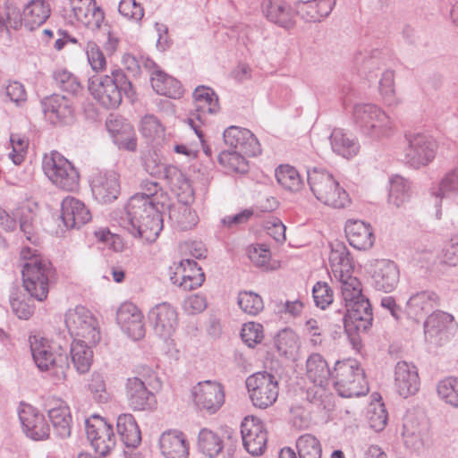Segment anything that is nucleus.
Listing matches in <instances>:
<instances>
[{"instance_id":"obj_1","label":"nucleus","mask_w":458,"mask_h":458,"mask_svg":"<svg viewBox=\"0 0 458 458\" xmlns=\"http://www.w3.org/2000/svg\"><path fill=\"white\" fill-rule=\"evenodd\" d=\"M163 203H152L143 197L132 196L126 207L122 226L132 236L146 242H154L163 229Z\"/></svg>"},{"instance_id":"obj_2","label":"nucleus","mask_w":458,"mask_h":458,"mask_svg":"<svg viewBox=\"0 0 458 458\" xmlns=\"http://www.w3.org/2000/svg\"><path fill=\"white\" fill-rule=\"evenodd\" d=\"M89 90L93 98L106 108L118 107L123 95L130 99L135 96L131 81L121 69L112 70L110 75L94 76L90 79Z\"/></svg>"},{"instance_id":"obj_3","label":"nucleus","mask_w":458,"mask_h":458,"mask_svg":"<svg viewBox=\"0 0 458 458\" xmlns=\"http://www.w3.org/2000/svg\"><path fill=\"white\" fill-rule=\"evenodd\" d=\"M162 383L157 373L148 366L138 368L137 376L129 377L125 383V395L133 411H150L155 408L154 391L161 388Z\"/></svg>"},{"instance_id":"obj_4","label":"nucleus","mask_w":458,"mask_h":458,"mask_svg":"<svg viewBox=\"0 0 458 458\" xmlns=\"http://www.w3.org/2000/svg\"><path fill=\"white\" fill-rule=\"evenodd\" d=\"M332 381L338 394L344 398L365 395L369 392L364 371L354 359L337 360L334 367Z\"/></svg>"},{"instance_id":"obj_5","label":"nucleus","mask_w":458,"mask_h":458,"mask_svg":"<svg viewBox=\"0 0 458 458\" xmlns=\"http://www.w3.org/2000/svg\"><path fill=\"white\" fill-rule=\"evenodd\" d=\"M21 274L28 293L38 301L46 300L55 275L52 263L46 258H33L23 264Z\"/></svg>"},{"instance_id":"obj_6","label":"nucleus","mask_w":458,"mask_h":458,"mask_svg":"<svg viewBox=\"0 0 458 458\" xmlns=\"http://www.w3.org/2000/svg\"><path fill=\"white\" fill-rule=\"evenodd\" d=\"M30 344L33 360L40 370L54 369L59 377L66 378L65 369L70 367L66 348L61 345L56 348L49 344L47 340L38 339L36 335L30 337Z\"/></svg>"},{"instance_id":"obj_7","label":"nucleus","mask_w":458,"mask_h":458,"mask_svg":"<svg viewBox=\"0 0 458 458\" xmlns=\"http://www.w3.org/2000/svg\"><path fill=\"white\" fill-rule=\"evenodd\" d=\"M352 115L363 133L371 138L388 137L392 133V121L389 116L373 104L355 105Z\"/></svg>"},{"instance_id":"obj_8","label":"nucleus","mask_w":458,"mask_h":458,"mask_svg":"<svg viewBox=\"0 0 458 458\" xmlns=\"http://www.w3.org/2000/svg\"><path fill=\"white\" fill-rule=\"evenodd\" d=\"M403 148V162L413 169H420L430 164L437 154V141L424 133L405 134Z\"/></svg>"},{"instance_id":"obj_9","label":"nucleus","mask_w":458,"mask_h":458,"mask_svg":"<svg viewBox=\"0 0 458 458\" xmlns=\"http://www.w3.org/2000/svg\"><path fill=\"white\" fill-rule=\"evenodd\" d=\"M349 336L366 333L372 326V307L368 298L344 304V309L336 311ZM356 338L353 336L352 341Z\"/></svg>"},{"instance_id":"obj_10","label":"nucleus","mask_w":458,"mask_h":458,"mask_svg":"<svg viewBox=\"0 0 458 458\" xmlns=\"http://www.w3.org/2000/svg\"><path fill=\"white\" fill-rule=\"evenodd\" d=\"M246 387L255 407L266 409L277 400L278 380L271 373L259 371L249 376L246 379Z\"/></svg>"},{"instance_id":"obj_11","label":"nucleus","mask_w":458,"mask_h":458,"mask_svg":"<svg viewBox=\"0 0 458 458\" xmlns=\"http://www.w3.org/2000/svg\"><path fill=\"white\" fill-rule=\"evenodd\" d=\"M64 322L72 336L85 340L89 344L99 342L100 332L97 320L85 307L77 306L73 310H69L65 314Z\"/></svg>"},{"instance_id":"obj_12","label":"nucleus","mask_w":458,"mask_h":458,"mask_svg":"<svg viewBox=\"0 0 458 458\" xmlns=\"http://www.w3.org/2000/svg\"><path fill=\"white\" fill-rule=\"evenodd\" d=\"M85 429L88 440L95 452L106 456L115 445L113 427L104 418L93 414L85 420Z\"/></svg>"},{"instance_id":"obj_13","label":"nucleus","mask_w":458,"mask_h":458,"mask_svg":"<svg viewBox=\"0 0 458 458\" xmlns=\"http://www.w3.org/2000/svg\"><path fill=\"white\" fill-rule=\"evenodd\" d=\"M191 393L198 409L208 414H215L225 403L224 386L216 381L199 382Z\"/></svg>"},{"instance_id":"obj_14","label":"nucleus","mask_w":458,"mask_h":458,"mask_svg":"<svg viewBox=\"0 0 458 458\" xmlns=\"http://www.w3.org/2000/svg\"><path fill=\"white\" fill-rule=\"evenodd\" d=\"M241 433L248 453L252 455L263 454L267 447V434L259 419L246 417L242 422Z\"/></svg>"},{"instance_id":"obj_15","label":"nucleus","mask_w":458,"mask_h":458,"mask_svg":"<svg viewBox=\"0 0 458 458\" xmlns=\"http://www.w3.org/2000/svg\"><path fill=\"white\" fill-rule=\"evenodd\" d=\"M19 419L25 435L32 440L41 441L48 438L50 428L45 417L31 405H22Z\"/></svg>"},{"instance_id":"obj_16","label":"nucleus","mask_w":458,"mask_h":458,"mask_svg":"<svg viewBox=\"0 0 458 458\" xmlns=\"http://www.w3.org/2000/svg\"><path fill=\"white\" fill-rule=\"evenodd\" d=\"M117 324L132 340H140L145 335L143 315L131 302L123 303L116 313Z\"/></svg>"},{"instance_id":"obj_17","label":"nucleus","mask_w":458,"mask_h":458,"mask_svg":"<svg viewBox=\"0 0 458 458\" xmlns=\"http://www.w3.org/2000/svg\"><path fill=\"white\" fill-rule=\"evenodd\" d=\"M223 137L229 150L242 151L248 157H255L260 153L258 140L248 129L230 126L224 131Z\"/></svg>"},{"instance_id":"obj_18","label":"nucleus","mask_w":458,"mask_h":458,"mask_svg":"<svg viewBox=\"0 0 458 458\" xmlns=\"http://www.w3.org/2000/svg\"><path fill=\"white\" fill-rule=\"evenodd\" d=\"M154 330L160 337L167 338L174 332L178 324L175 309L167 302H162L152 308L148 313Z\"/></svg>"},{"instance_id":"obj_19","label":"nucleus","mask_w":458,"mask_h":458,"mask_svg":"<svg viewBox=\"0 0 458 458\" xmlns=\"http://www.w3.org/2000/svg\"><path fill=\"white\" fill-rule=\"evenodd\" d=\"M91 190L95 199L101 203H110L120 193L119 175L114 171L99 173L91 182Z\"/></svg>"},{"instance_id":"obj_20","label":"nucleus","mask_w":458,"mask_h":458,"mask_svg":"<svg viewBox=\"0 0 458 458\" xmlns=\"http://www.w3.org/2000/svg\"><path fill=\"white\" fill-rule=\"evenodd\" d=\"M261 10L268 21L281 28H293L294 13L284 0H263Z\"/></svg>"},{"instance_id":"obj_21","label":"nucleus","mask_w":458,"mask_h":458,"mask_svg":"<svg viewBox=\"0 0 458 458\" xmlns=\"http://www.w3.org/2000/svg\"><path fill=\"white\" fill-rule=\"evenodd\" d=\"M61 218L68 229L80 228L91 219L89 210L83 202L66 197L61 204Z\"/></svg>"},{"instance_id":"obj_22","label":"nucleus","mask_w":458,"mask_h":458,"mask_svg":"<svg viewBox=\"0 0 458 458\" xmlns=\"http://www.w3.org/2000/svg\"><path fill=\"white\" fill-rule=\"evenodd\" d=\"M336 0H297L295 13L309 22H318L333 11Z\"/></svg>"},{"instance_id":"obj_23","label":"nucleus","mask_w":458,"mask_h":458,"mask_svg":"<svg viewBox=\"0 0 458 458\" xmlns=\"http://www.w3.org/2000/svg\"><path fill=\"white\" fill-rule=\"evenodd\" d=\"M400 273L396 265L386 259L376 260L372 280L377 290L391 292L399 283Z\"/></svg>"},{"instance_id":"obj_24","label":"nucleus","mask_w":458,"mask_h":458,"mask_svg":"<svg viewBox=\"0 0 458 458\" xmlns=\"http://www.w3.org/2000/svg\"><path fill=\"white\" fill-rule=\"evenodd\" d=\"M44 114L52 123H67L72 118V102L64 96L53 94L41 100Z\"/></svg>"},{"instance_id":"obj_25","label":"nucleus","mask_w":458,"mask_h":458,"mask_svg":"<svg viewBox=\"0 0 458 458\" xmlns=\"http://www.w3.org/2000/svg\"><path fill=\"white\" fill-rule=\"evenodd\" d=\"M351 246L360 250L370 249L375 242L371 226L360 220L348 221L344 227Z\"/></svg>"},{"instance_id":"obj_26","label":"nucleus","mask_w":458,"mask_h":458,"mask_svg":"<svg viewBox=\"0 0 458 458\" xmlns=\"http://www.w3.org/2000/svg\"><path fill=\"white\" fill-rule=\"evenodd\" d=\"M163 176L181 202L189 204L193 200V190L190 181L178 167L174 165L165 166Z\"/></svg>"},{"instance_id":"obj_27","label":"nucleus","mask_w":458,"mask_h":458,"mask_svg":"<svg viewBox=\"0 0 458 458\" xmlns=\"http://www.w3.org/2000/svg\"><path fill=\"white\" fill-rule=\"evenodd\" d=\"M454 317L444 311H435L424 321L426 341L440 344L443 335L453 323Z\"/></svg>"},{"instance_id":"obj_28","label":"nucleus","mask_w":458,"mask_h":458,"mask_svg":"<svg viewBox=\"0 0 458 458\" xmlns=\"http://www.w3.org/2000/svg\"><path fill=\"white\" fill-rule=\"evenodd\" d=\"M47 413L56 437H69L72 422L69 406L64 401L55 400V405L48 409Z\"/></svg>"},{"instance_id":"obj_29","label":"nucleus","mask_w":458,"mask_h":458,"mask_svg":"<svg viewBox=\"0 0 458 458\" xmlns=\"http://www.w3.org/2000/svg\"><path fill=\"white\" fill-rule=\"evenodd\" d=\"M160 449L165 458H187L189 446L183 433L177 430L164 432L159 440Z\"/></svg>"},{"instance_id":"obj_30","label":"nucleus","mask_w":458,"mask_h":458,"mask_svg":"<svg viewBox=\"0 0 458 458\" xmlns=\"http://www.w3.org/2000/svg\"><path fill=\"white\" fill-rule=\"evenodd\" d=\"M307 181L310 191L318 200L327 198V193L339 183L329 172L318 167L307 171Z\"/></svg>"},{"instance_id":"obj_31","label":"nucleus","mask_w":458,"mask_h":458,"mask_svg":"<svg viewBox=\"0 0 458 458\" xmlns=\"http://www.w3.org/2000/svg\"><path fill=\"white\" fill-rule=\"evenodd\" d=\"M333 152L350 159L360 151V144L357 139L350 132L341 128H335L329 136Z\"/></svg>"},{"instance_id":"obj_32","label":"nucleus","mask_w":458,"mask_h":458,"mask_svg":"<svg viewBox=\"0 0 458 458\" xmlns=\"http://www.w3.org/2000/svg\"><path fill=\"white\" fill-rule=\"evenodd\" d=\"M308 378L321 388H326L332 380L333 371L328 368L326 360L318 353H312L306 361Z\"/></svg>"},{"instance_id":"obj_33","label":"nucleus","mask_w":458,"mask_h":458,"mask_svg":"<svg viewBox=\"0 0 458 458\" xmlns=\"http://www.w3.org/2000/svg\"><path fill=\"white\" fill-rule=\"evenodd\" d=\"M439 298L434 292L423 291L412 295L406 303V313L409 318L415 321L429 312L437 305Z\"/></svg>"},{"instance_id":"obj_34","label":"nucleus","mask_w":458,"mask_h":458,"mask_svg":"<svg viewBox=\"0 0 458 458\" xmlns=\"http://www.w3.org/2000/svg\"><path fill=\"white\" fill-rule=\"evenodd\" d=\"M51 8L45 0H31L23 8L24 27L29 30H34L43 25L49 18Z\"/></svg>"},{"instance_id":"obj_35","label":"nucleus","mask_w":458,"mask_h":458,"mask_svg":"<svg viewBox=\"0 0 458 458\" xmlns=\"http://www.w3.org/2000/svg\"><path fill=\"white\" fill-rule=\"evenodd\" d=\"M329 264L334 277L344 276V274L352 272L353 265L346 245L342 242L331 243Z\"/></svg>"},{"instance_id":"obj_36","label":"nucleus","mask_w":458,"mask_h":458,"mask_svg":"<svg viewBox=\"0 0 458 458\" xmlns=\"http://www.w3.org/2000/svg\"><path fill=\"white\" fill-rule=\"evenodd\" d=\"M151 85L157 94L170 98H180L183 95L181 82L160 70L151 73Z\"/></svg>"},{"instance_id":"obj_37","label":"nucleus","mask_w":458,"mask_h":458,"mask_svg":"<svg viewBox=\"0 0 458 458\" xmlns=\"http://www.w3.org/2000/svg\"><path fill=\"white\" fill-rule=\"evenodd\" d=\"M116 430L125 446L134 448L140 445L141 441L140 431L131 414L123 413L118 416Z\"/></svg>"},{"instance_id":"obj_38","label":"nucleus","mask_w":458,"mask_h":458,"mask_svg":"<svg viewBox=\"0 0 458 458\" xmlns=\"http://www.w3.org/2000/svg\"><path fill=\"white\" fill-rule=\"evenodd\" d=\"M425 416L421 411L416 410L414 412H408L405 416V422L403 424V437H405V445L408 447L418 449L422 445L420 437L421 424Z\"/></svg>"},{"instance_id":"obj_39","label":"nucleus","mask_w":458,"mask_h":458,"mask_svg":"<svg viewBox=\"0 0 458 458\" xmlns=\"http://www.w3.org/2000/svg\"><path fill=\"white\" fill-rule=\"evenodd\" d=\"M70 5L76 20L84 24H91L92 17L94 23L98 26L104 18L103 12L96 6L94 0H70Z\"/></svg>"},{"instance_id":"obj_40","label":"nucleus","mask_w":458,"mask_h":458,"mask_svg":"<svg viewBox=\"0 0 458 458\" xmlns=\"http://www.w3.org/2000/svg\"><path fill=\"white\" fill-rule=\"evenodd\" d=\"M449 193H458V167L448 172L441 180L438 188L431 190V198L437 208L436 217L441 218V203L442 199Z\"/></svg>"},{"instance_id":"obj_41","label":"nucleus","mask_w":458,"mask_h":458,"mask_svg":"<svg viewBox=\"0 0 458 458\" xmlns=\"http://www.w3.org/2000/svg\"><path fill=\"white\" fill-rule=\"evenodd\" d=\"M90 344L85 340L74 339L70 346L71 360L80 374L88 372L90 369L93 352Z\"/></svg>"},{"instance_id":"obj_42","label":"nucleus","mask_w":458,"mask_h":458,"mask_svg":"<svg viewBox=\"0 0 458 458\" xmlns=\"http://www.w3.org/2000/svg\"><path fill=\"white\" fill-rule=\"evenodd\" d=\"M196 111L199 114H216L219 111L218 97L215 91L205 86H199L193 92Z\"/></svg>"},{"instance_id":"obj_43","label":"nucleus","mask_w":458,"mask_h":458,"mask_svg":"<svg viewBox=\"0 0 458 458\" xmlns=\"http://www.w3.org/2000/svg\"><path fill=\"white\" fill-rule=\"evenodd\" d=\"M182 269L180 287L191 291L202 284L205 280L204 273L193 259H182L180 264Z\"/></svg>"},{"instance_id":"obj_44","label":"nucleus","mask_w":458,"mask_h":458,"mask_svg":"<svg viewBox=\"0 0 458 458\" xmlns=\"http://www.w3.org/2000/svg\"><path fill=\"white\" fill-rule=\"evenodd\" d=\"M335 278L340 283L341 293L344 304L367 298L362 294L360 280L352 276V272L344 274V276H336Z\"/></svg>"},{"instance_id":"obj_45","label":"nucleus","mask_w":458,"mask_h":458,"mask_svg":"<svg viewBox=\"0 0 458 458\" xmlns=\"http://www.w3.org/2000/svg\"><path fill=\"white\" fill-rule=\"evenodd\" d=\"M198 446L204 454L214 458L221 453L224 444L217 433L208 428H202L198 436Z\"/></svg>"},{"instance_id":"obj_46","label":"nucleus","mask_w":458,"mask_h":458,"mask_svg":"<svg viewBox=\"0 0 458 458\" xmlns=\"http://www.w3.org/2000/svg\"><path fill=\"white\" fill-rule=\"evenodd\" d=\"M275 175L277 182L289 191H299L303 186L299 172L292 165H279L276 169Z\"/></svg>"},{"instance_id":"obj_47","label":"nucleus","mask_w":458,"mask_h":458,"mask_svg":"<svg viewBox=\"0 0 458 458\" xmlns=\"http://www.w3.org/2000/svg\"><path fill=\"white\" fill-rule=\"evenodd\" d=\"M247 155L237 150H223L218 155L219 163L232 172L244 174L249 169Z\"/></svg>"},{"instance_id":"obj_48","label":"nucleus","mask_w":458,"mask_h":458,"mask_svg":"<svg viewBox=\"0 0 458 458\" xmlns=\"http://www.w3.org/2000/svg\"><path fill=\"white\" fill-rule=\"evenodd\" d=\"M299 458H321L322 447L319 440L311 434H303L296 440Z\"/></svg>"},{"instance_id":"obj_49","label":"nucleus","mask_w":458,"mask_h":458,"mask_svg":"<svg viewBox=\"0 0 458 458\" xmlns=\"http://www.w3.org/2000/svg\"><path fill=\"white\" fill-rule=\"evenodd\" d=\"M438 397L447 405L458 408V377H447L437 386Z\"/></svg>"},{"instance_id":"obj_50","label":"nucleus","mask_w":458,"mask_h":458,"mask_svg":"<svg viewBox=\"0 0 458 458\" xmlns=\"http://www.w3.org/2000/svg\"><path fill=\"white\" fill-rule=\"evenodd\" d=\"M70 161L57 151L46 154L42 161V168L47 177L53 182L58 172H64Z\"/></svg>"},{"instance_id":"obj_51","label":"nucleus","mask_w":458,"mask_h":458,"mask_svg":"<svg viewBox=\"0 0 458 458\" xmlns=\"http://www.w3.org/2000/svg\"><path fill=\"white\" fill-rule=\"evenodd\" d=\"M420 386L417 367L412 363L403 361V397L414 395Z\"/></svg>"},{"instance_id":"obj_52","label":"nucleus","mask_w":458,"mask_h":458,"mask_svg":"<svg viewBox=\"0 0 458 458\" xmlns=\"http://www.w3.org/2000/svg\"><path fill=\"white\" fill-rule=\"evenodd\" d=\"M241 310L250 316H256L264 309L262 298L252 291H242L237 298Z\"/></svg>"},{"instance_id":"obj_53","label":"nucleus","mask_w":458,"mask_h":458,"mask_svg":"<svg viewBox=\"0 0 458 458\" xmlns=\"http://www.w3.org/2000/svg\"><path fill=\"white\" fill-rule=\"evenodd\" d=\"M88 389L93 399L98 403H106L111 398L106 389V377L102 372L94 371L90 375Z\"/></svg>"},{"instance_id":"obj_54","label":"nucleus","mask_w":458,"mask_h":458,"mask_svg":"<svg viewBox=\"0 0 458 458\" xmlns=\"http://www.w3.org/2000/svg\"><path fill=\"white\" fill-rule=\"evenodd\" d=\"M79 173L70 162L65 166L64 172H58L57 177L54 180L53 184L64 191H72L79 187Z\"/></svg>"},{"instance_id":"obj_55","label":"nucleus","mask_w":458,"mask_h":458,"mask_svg":"<svg viewBox=\"0 0 458 458\" xmlns=\"http://www.w3.org/2000/svg\"><path fill=\"white\" fill-rule=\"evenodd\" d=\"M187 205L188 204H185L178 210L173 209L170 211V218L174 221L179 229L182 231L191 229L198 223L196 212Z\"/></svg>"},{"instance_id":"obj_56","label":"nucleus","mask_w":458,"mask_h":458,"mask_svg":"<svg viewBox=\"0 0 458 458\" xmlns=\"http://www.w3.org/2000/svg\"><path fill=\"white\" fill-rule=\"evenodd\" d=\"M53 80L56 87L69 94H76L81 89L76 76L66 70L55 71L53 72Z\"/></svg>"},{"instance_id":"obj_57","label":"nucleus","mask_w":458,"mask_h":458,"mask_svg":"<svg viewBox=\"0 0 458 458\" xmlns=\"http://www.w3.org/2000/svg\"><path fill=\"white\" fill-rule=\"evenodd\" d=\"M10 142L13 149L9 153V157L14 165H21L25 158L29 140L23 135L13 133L10 136Z\"/></svg>"},{"instance_id":"obj_58","label":"nucleus","mask_w":458,"mask_h":458,"mask_svg":"<svg viewBox=\"0 0 458 458\" xmlns=\"http://www.w3.org/2000/svg\"><path fill=\"white\" fill-rule=\"evenodd\" d=\"M315 305L321 310L327 308L334 301V293L325 282H317L312 288Z\"/></svg>"},{"instance_id":"obj_59","label":"nucleus","mask_w":458,"mask_h":458,"mask_svg":"<svg viewBox=\"0 0 458 458\" xmlns=\"http://www.w3.org/2000/svg\"><path fill=\"white\" fill-rule=\"evenodd\" d=\"M327 195L319 201L334 208H344L351 204L349 194L339 183Z\"/></svg>"},{"instance_id":"obj_60","label":"nucleus","mask_w":458,"mask_h":458,"mask_svg":"<svg viewBox=\"0 0 458 458\" xmlns=\"http://www.w3.org/2000/svg\"><path fill=\"white\" fill-rule=\"evenodd\" d=\"M241 337L249 347H254L264 337L262 325L255 322L245 323L242 328Z\"/></svg>"},{"instance_id":"obj_61","label":"nucleus","mask_w":458,"mask_h":458,"mask_svg":"<svg viewBox=\"0 0 458 458\" xmlns=\"http://www.w3.org/2000/svg\"><path fill=\"white\" fill-rule=\"evenodd\" d=\"M140 131L145 138L153 140L163 135L164 127L155 115L147 114L141 119Z\"/></svg>"},{"instance_id":"obj_62","label":"nucleus","mask_w":458,"mask_h":458,"mask_svg":"<svg viewBox=\"0 0 458 458\" xmlns=\"http://www.w3.org/2000/svg\"><path fill=\"white\" fill-rule=\"evenodd\" d=\"M86 54L91 68L102 71L106 66V57L98 45L94 41H89L86 45Z\"/></svg>"},{"instance_id":"obj_63","label":"nucleus","mask_w":458,"mask_h":458,"mask_svg":"<svg viewBox=\"0 0 458 458\" xmlns=\"http://www.w3.org/2000/svg\"><path fill=\"white\" fill-rule=\"evenodd\" d=\"M4 101L15 103L17 106L27 100L24 86L19 81H10L4 88Z\"/></svg>"},{"instance_id":"obj_64","label":"nucleus","mask_w":458,"mask_h":458,"mask_svg":"<svg viewBox=\"0 0 458 458\" xmlns=\"http://www.w3.org/2000/svg\"><path fill=\"white\" fill-rule=\"evenodd\" d=\"M118 11L121 15L134 21H140L144 15L143 7L136 0H121Z\"/></svg>"}]
</instances>
